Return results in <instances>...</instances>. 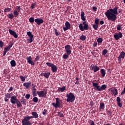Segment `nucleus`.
I'll return each mask as SVG.
<instances>
[{
	"label": "nucleus",
	"instance_id": "c9c22d12",
	"mask_svg": "<svg viewBox=\"0 0 125 125\" xmlns=\"http://www.w3.org/2000/svg\"><path fill=\"white\" fill-rule=\"evenodd\" d=\"M98 43H102L103 41V39L101 38H99L97 40Z\"/></svg>",
	"mask_w": 125,
	"mask_h": 125
},
{
	"label": "nucleus",
	"instance_id": "0eeeda50",
	"mask_svg": "<svg viewBox=\"0 0 125 125\" xmlns=\"http://www.w3.org/2000/svg\"><path fill=\"white\" fill-rule=\"evenodd\" d=\"M46 64L48 65V67H50L51 68L52 72L53 73H56V72H57L58 67L53 63L47 62L46 63Z\"/></svg>",
	"mask_w": 125,
	"mask_h": 125
},
{
	"label": "nucleus",
	"instance_id": "20e7f679",
	"mask_svg": "<svg viewBox=\"0 0 125 125\" xmlns=\"http://www.w3.org/2000/svg\"><path fill=\"white\" fill-rule=\"evenodd\" d=\"M66 97H67L66 101L67 103H73L76 99L75 96L72 92L66 94Z\"/></svg>",
	"mask_w": 125,
	"mask_h": 125
},
{
	"label": "nucleus",
	"instance_id": "473e14b6",
	"mask_svg": "<svg viewBox=\"0 0 125 125\" xmlns=\"http://www.w3.org/2000/svg\"><path fill=\"white\" fill-rule=\"evenodd\" d=\"M32 101H33L35 103H37L39 101V99L37 97H34L33 98V100H32Z\"/></svg>",
	"mask_w": 125,
	"mask_h": 125
},
{
	"label": "nucleus",
	"instance_id": "c03bdc74",
	"mask_svg": "<svg viewBox=\"0 0 125 125\" xmlns=\"http://www.w3.org/2000/svg\"><path fill=\"white\" fill-rule=\"evenodd\" d=\"M47 113V110L44 109V111H43V112H42V114L44 116H45L46 115V113Z\"/></svg>",
	"mask_w": 125,
	"mask_h": 125
},
{
	"label": "nucleus",
	"instance_id": "39448f33",
	"mask_svg": "<svg viewBox=\"0 0 125 125\" xmlns=\"http://www.w3.org/2000/svg\"><path fill=\"white\" fill-rule=\"evenodd\" d=\"M32 117H30L29 116L25 117L22 121V125H32V123L29 121Z\"/></svg>",
	"mask_w": 125,
	"mask_h": 125
},
{
	"label": "nucleus",
	"instance_id": "c756f323",
	"mask_svg": "<svg viewBox=\"0 0 125 125\" xmlns=\"http://www.w3.org/2000/svg\"><path fill=\"white\" fill-rule=\"evenodd\" d=\"M58 116L60 118H63L64 115L62 112H58Z\"/></svg>",
	"mask_w": 125,
	"mask_h": 125
},
{
	"label": "nucleus",
	"instance_id": "69168bd1",
	"mask_svg": "<svg viewBox=\"0 0 125 125\" xmlns=\"http://www.w3.org/2000/svg\"><path fill=\"white\" fill-rule=\"evenodd\" d=\"M92 9H93V10L94 11H96L97 10V8L96 7H92Z\"/></svg>",
	"mask_w": 125,
	"mask_h": 125
},
{
	"label": "nucleus",
	"instance_id": "4d7b16f0",
	"mask_svg": "<svg viewBox=\"0 0 125 125\" xmlns=\"http://www.w3.org/2000/svg\"><path fill=\"white\" fill-rule=\"evenodd\" d=\"M81 20H82L83 21H86V18H85V17H84V16H81Z\"/></svg>",
	"mask_w": 125,
	"mask_h": 125
},
{
	"label": "nucleus",
	"instance_id": "f8f14e48",
	"mask_svg": "<svg viewBox=\"0 0 125 125\" xmlns=\"http://www.w3.org/2000/svg\"><path fill=\"white\" fill-rule=\"evenodd\" d=\"M65 27H63V30L64 31L71 28V24L68 21H66L65 22Z\"/></svg>",
	"mask_w": 125,
	"mask_h": 125
},
{
	"label": "nucleus",
	"instance_id": "49530a36",
	"mask_svg": "<svg viewBox=\"0 0 125 125\" xmlns=\"http://www.w3.org/2000/svg\"><path fill=\"white\" fill-rule=\"evenodd\" d=\"M30 96H31V95L30 94H27L25 95V99L26 100H29Z\"/></svg>",
	"mask_w": 125,
	"mask_h": 125
},
{
	"label": "nucleus",
	"instance_id": "6e6552de",
	"mask_svg": "<svg viewBox=\"0 0 125 125\" xmlns=\"http://www.w3.org/2000/svg\"><path fill=\"white\" fill-rule=\"evenodd\" d=\"M37 94H38V96H39V97H44V98H46L47 96V91H37Z\"/></svg>",
	"mask_w": 125,
	"mask_h": 125
},
{
	"label": "nucleus",
	"instance_id": "2f4dec72",
	"mask_svg": "<svg viewBox=\"0 0 125 125\" xmlns=\"http://www.w3.org/2000/svg\"><path fill=\"white\" fill-rule=\"evenodd\" d=\"M33 38H34V36H32V37H29V39H28V43H31L33 41Z\"/></svg>",
	"mask_w": 125,
	"mask_h": 125
},
{
	"label": "nucleus",
	"instance_id": "393cba45",
	"mask_svg": "<svg viewBox=\"0 0 125 125\" xmlns=\"http://www.w3.org/2000/svg\"><path fill=\"white\" fill-rule=\"evenodd\" d=\"M10 63H11L12 67H15V66H16V63L15 61H14V60L11 61L10 62Z\"/></svg>",
	"mask_w": 125,
	"mask_h": 125
},
{
	"label": "nucleus",
	"instance_id": "aec40b11",
	"mask_svg": "<svg viewBox=\"0 0 125 125\" xmlns=\"http://www.w3.org/2000/svg\"><path fill=\"white\" fill-rule=\"evenodd\" d=\"M111 92H112L113 95L115 96V95H117L118 94V90L116 88H113L111 90Z\"/></svg>",
	"mask_w": 125,
	"mask_h": 125
},
{
	"label": "nucleus",
	"instance_id": "8fccbe9b",
	"mask_svg": "<svg viewBox=\"0 0 125 125\" xmlns=\"http://www.w3.org/2000/svg\"><path fill=\"white\" fill-rule=\"evenodd\" d=\"M117 105H118V106L120 108H122L123 106L122 104L120 102L117 103Z\"/></svg>",
	"mask_w": 125,
	"mask_h": 125
},
{
	"label": "nucleus",
	"instance_id": "ea45409f",
	"mask_svg": "<svg viewBox=\"0 0 125 125\" xmlns=\"http://www.w3.org/2000/svg\"><path fill=\"white\" fill-rule=\"evenodd\" d=\"M106 114L108 116H111L112 115V112L110 110H108L106 111Z\"/></svg>",
	"mask_w": 125,
	"mask_h": 125
},
{
	"label": "nucleus",
	"instance_id": "4be33fe9",
	"mask_svg": "<svg viewBox=\"0 0 125 125\" xmlns=\"http://www.w3.org/2000/svg\"><path fill=\"white\" fill-rule=\"evenodd\" d=\"M66 89V86H63L62 87H59L58 89V91H61V92H63V91H64V90H65Z\"/></svg>",
	"mask_w": 125,
	"mask_h": 125
},
{
	"label": "nucleus",
	"instance_id": "e2e57ef3",
	"mask_svg": "<svg viewBox=\"0 0 125 125\" xmlns=\"http://www.w3.org/2000/svg\"><path fill=\"white\" fill-rule=\"evenodd\" d=\"M13 87H10V89L8 90V92H10L11 91H12L13 90Z\"/></svg>",
	"mask_w": 125,
	"mask_h": 125
},
{
	"label": "nucleus",
	"instance_id": "a211bd4d",
	"mask_svg": "<svg viewBox=\"0 0 125 125\" xmlns=\"http://www.w3.org/2000/svg\"><path fill=\"white\" fill-rule=\"evenodd\" d=\"M29 117H32L31 119H38L39 118V115L36 112H32V116H29Z\"/></svg>",
	"mask_w": 125,
	"mask_h": 125
},
{
	"label": "nucleus",
	"instance_id": "f257e3e1",
	"mask_svg": "<svg viewBox=\"0 0 125 125\" xmlns=\"http://www.w3.org/2000/svg\"><path fill=\"white\" fill-rule=\"evenodd\" d=\"M118 8L119 7L116 6L113 9H110L105 12V15L108 20L115 21L117 19L116 15H118Z\"/></svg>",
	"mask_w": 125,
	"mask_h": 125
},
{
	"label": "nucleus",
	"instance_id": "4468645a",
	"mask_svg": "<svg viewBox=\"0 0 125 125\" xmlns=\"http://www.w3.org/2000/svg\"><path fill=\"white\" fill-rule=\"evenodd\" d=\"M26 61H27V62L31 64L32 66H34L35 62L32 60L31 56L26 57Z\"/></svg>",
	"mask_w": 125,
	"mask_h": 125
},
{
	"label": "nucleus",
	"instance_id": "338daca9",
	"mask_svg": "<svg viewBox=\"0 0 125 125\" xmlns=\"http://www.w3.org/2000/svg\"><path fill=\"white\" fill-rule=\"evenodd\" d=\"M32 95L33 96V97H35V96H37L36 92H32Z\"/></svg>",
	"mask_w": 125,
	"mask_h": 125
},
{
	"label": "nucleus",
	"instance_id": "79ce46f5",
	"mask_svg": "<svg viewBox=\"0 0 125 125\" xmlns=\"http://www.w3.org/2000/svg\"><path fill=\"white\" fill-rule=\"evenodd\" d=\"M21 102L23 104L25 105L26 104V100L22 98V99L21 100Z\"/></svg>",
	"mask_w": 125,
	"mask_h": 125
},
{
	"label": "nucleus",
	"instance_id": "c85d7f7f",
	"mask_svg": "<svg viewBox=\"0 0 125 125\" xmlns=\"http://www.w3.org/2000/svg\"><path fill=\"white\" fill-rule=\"evenodd\" d=\"M5 98L7 99H11V93H7L5 95Z\"/></svg>",
	"mask_w": 125,
	"mask_h": 125
},
{
	"label": "nucleus",
	"instance_id": "58836bf2",
	"mask_svg": "<svg viewBox=\"0 0 125 125\" xmlns=\"http://www.w3.org/2000/svg\"><path fill=\"white\" fill-rule=\"evenodd\" d=\"M107 52H108L107 50H106V49H104V50H103V52H102V54H103V55L105 56V55L106 54V53H107Z\"/></svg>",
	"mask_w": 125,
	"mask_h": 125
},
{
	"label": "nucleus",
	"instance_id": "f3484780",
	"mask_svg": "<svg viewBox=\"0 0 125 125\" xmlns=\"http://www.w3.org/2000/svg\"><path fill=\"white\" fill-rule=\"evenodd\" d=\"M9 32L10 33V34L13 36L15 38H17L18 37V35L17 34L16 32L13 31L11 29H9Z\"/></svg>",
	"mask_w": 125,
	"mask_h": 125
},
{
	"label": "nucleus",
	"instance_id": "2eb2a0df",
	"mask_svg": "<svg viewBox=\"0 0 125 125\" xmlns=\"http://www.w3.org/2000/svg\"><path fill=\"white\" fill-rule=\"evenodd\" d=\"M31 82H25L23 83V86H25L26 89H28L29 88H30V87H31Z\"/></svg>",
	"mask_w": 125,
	"mask_h": 125
},
{
	"label": "nucleus",
	"instance_id": "9b49d317",
	"mask_svg": "<svg viewBox=\"0 0 125 125\" xmlns=\"http://www.w3.org/2000/svg\"><path fill=\"white\" fill-rule=\"evenodd\" d=\"M123 37V34L122 32H119L118 33H115L114 35V38L116 40H119V38H122Z\"/></svg>",
	"mask_w": 125,
	"mask_h": 125
},
{
	"label": "nucleus",
	"instance_id": "6ab92c4d",
	"mask_svg": "<svg viewBox=\"0 0 125 125\" xmlns=\"http://www.w3.org/2000/svg\"><path fill=\"white\" fill-rule=\"evenodd\" d=\"M104 108H105V104L104 103H101L100 104L99 110H104Z\"/></svg>",
	"mask_w": 125,
	"mask_h": 125
},
{
	"label": "nucleus",
	"instance_id": "0e129e2a",
	"mask_svg": "<svg viewBox=\"0 0 125 125\" xmlns=\"http://www.w3.org/2000/svg\"><path fill=\"white\" fill-rule=\"evenodd\" d=\"M16 8H17V9L18 10H19V11L20 12L21 9V6H17Z\"/></svg>",
	"mask_w": 125,
	"mask_h": 125
},
{
	"label": "nucleus",
	"instance_id": "dca6fc26",
	"mask_svg": "<svg viewBox=\"0 0 125 125\" xmlns=\"http://www.w3.org/2000/svg\"><path fill=\"white\" fill-rule=\"evenodd\" d=\"M34 21L38 25H40L44 22V21L42 19H39L38 18L34 20Z\"/></svg>",
	"mask_w": 125,
	"mask_h": 125
},
{
	"label": "nucleus",
	"instance_id": "f03ea898",
	"mask_svg": "<svg viewBox=\"0 0 125 125\" xmlns=\"http://www.w3.org/2000/svg\"><path fill=\"white\" fill-rule=\"evenodd\" d=\"M92 86L94 87L95 90L97 91H103L107 88L106 84H103L101 86L99 85V83H92Z\"/></svg>",
	"mask_w": 125,
	"mask_h": 125
},
{
	"label": "nucleus",
	"instance_id": "5fc2aeb1",
	"mask_svg": "<svg viewBox=\"0 0 125 125\" xmlns=\"http://www.w3.org/2000/svg\"><path fill=\"white\" fill-rule=\"evenodd\" d=\"M10 48H11L8 46L7 47H5L4 50L5 51H8L10 49Z\"/></svg>",
	"mask_w": 125,
	"mask_h": 125
},
{
	"label": "nucleus",
	"instance_id": "bb28decb",
	"mask_svg": "<svg viewBox=\"0 0 125 125\" xmlns=\"http://www.w3.org/2000/svg\"><path fill=\"white\" fill-rule=\"evenodd\" d=\"M70 55V54L66 53V54H64L62 56V58L64 59H66L67 58H68V56Z\"/></svg>",
	"mask_w": 125,
	"mask_h": 125
},
{
	"label": "nucleus",
	"instance_id": "7c9ffc66",
	"mask_svg": "<svg viewBox=\"0 0 125 125\" xmlns=\"http://www.w3.org/2000/svg\"><path fill=\"white\" fill-rule=\"evenodd\" d=\"M92 27H93V28H94V30H97L99 26L97 24H92Z\"/></svg>",
	"mask_w": 125,
	"mask_h": 125
},
{
	"label": "nucleus",
	"instance_id": "ddd939ff",
	"mask_svg": "<svg viewBox=\"0 0 125 125\" xmlns=\"http://www.w3.org/2000/svg\"><path fill=\"white\" fill-rule=\"evenodd\" d=\"M64 49L66 50V53L71 54V47L70 45L67 44L64 46Z\"/></svg>",
	"mask_w": 125,
	"mask_h": 125
},
{
	"label": "nucleus",
	"instance_id": "423d86ee",
	"mask_svg": "<svg viewBox=\"0 0 125 125\" xmlns=\"http://www.w3.org/2000/svg\"><path fill=\"white\" fill-rule=\"evenodd\" d=\"M62 100H60L58 98H56V103H52V105L54 106V107L56 108V109H57L58 108H61V102H62Z\"/></svg>",
	"mask_w": 125,
	"mask_h": 125
},
{
	"label": "nucleus",
	"instance_id": "37998d69",
	"mask_svg": "<svg viewBox=\"0 0 125 125\" xmlns=\"http://www.w3.org/2000/svg\"><path fill=\"white\" fill-rule=\"evenodd\" d=\"M95 23L96 24H99V19H98V18H96L95 19Z\"/></svg>",
	"mask_w": 125,
	"mask_h": 125
},
{
	"label": "nucleus",
	"instance_id": "412c9836",
	"mask_svg": "<svg viewBox=\"0 0 125 125\" xmlns=\"http://www.w3.org/2000/svg\"><path fill=\"white\" fill-rule=\"evenodd\" d=\"M100 72H101L102 77L104 78V77L106 75V72H105L104 69L103 68L101 69Z\"/></svg>",
	"mask_w": 125,
	"mask_h": 125
},
{
	"label": "nucleus",
	"instance_id": "09e8293b",
	"mask_svg": "<svg viewBox=\"0 0 125 125\" xmlns=\"http://www.w3.org/2000/svg\"><path fill=\"white\" fill-rule=\"evenodd\" d=\"M36 85L33 86V87H32V90H33V91H32V92H37V89H36Z\"/></svg>",
	"mask_w": 125,
	"mask_h": 125
},
{
	"label": "nucleus",
	"instance_id": "bf43d9fd",
	"mask_svg": "<svg viewBox=\"0 0 125 125\" xmlns=\"http://www.w3.org/2000/svg\"><path fill=\"white\" fill-rule=\"evenodd\" d=\"M123 94H125V87L123 89V91H122L121 93V95H123Z\"/></svg>",
	"mask_w": 125,
	"mask_h": 125
},
{
	"label": "nucleus",
	"instance_id": "de8ad7c7",
	"mask_svg": "<svg viewBox=\"0 0 125 125\" xmlns=\"http://www.w3.org/2000/svg\"><path fill=\"white\" fill-rule=\"evenodd\" d=\"M36 4H37V2H35V3L31 4V9H34Z\"/></svg>",
	"mask_w": 125,
	"mask_h": 125
},
{
	"label": "nucleus",
	"instance_id": "5701e85b",
	"mask_svg": "<svg viewBox=\"0 0 125 125\" xmlns=\"http://www.w3.org/2000/svg\"><path fill=\"white\" fill-rule=\"evenodd\" d=\"M120 58H122V59H125V52L124 51H122L120 53V54L119 55V56Z\"/></svg>",
	"mask_w": 125,
	"mask_h": 125
},
{
	"label": "nucleus",
	"instance_id": "e433bc0d",
	"mask_svg": "<svg viewBox=\"0 0 125 125\" xmlns=\"http://www.w3.org/2000/svg\"><path fill=\"white\" fill-rule=\"evenodd\" d=\"M11 8H5L4 10V12L5 13H8L10 11H11Z\"/></svg>",
	"mask_w": 125,
	"mask_h": 125
},
{
	"label": "nucleus",
	"instance_id": "4c0bfd02",
	"mask_svg": "<svg viewBox=\"0 0 125 125\" xmlns=\"http://www.w3.org/2000/svg\"><path fill=\"white\" fill-rule=\"evenodd\" d=\"M122 26V25H121V24H118L117 25V30H119V31L121 30L122 29V28H121Z\"/></svg>",
	"mask_w": 125,
	"mask_h": 125
},
{
	"label": "nucleus",
	"instance_id": "6e6d98bb",
	"mask_svg": "<svg viewBox=\"0 0 125 125\" xmlns=\"http://www.w3.org/2000/svg\"><path fill=\"white\" fill-rule=\"evenodd\" d=\"M90 125H95V123L92 120H90Z\"/></svg>",
	"mask_w": 125,
	"mask_h": 125
},
{
	"label": "nucleus",
	"instance_id": "a878e982",
	"mask_svg": "<svg viewBox=\"0 0 125 125\" xmlns=\"http://www.w3.org/2000/svg\"><path fill=\"white\" fill-rule=\"evenodd\" d=\"M7 16L9 19H12L14 18V16L12 13L8 14Z\"/></svg>",
	"mask_w": 125,
	"mask_h": 125
},
{
	"label": "nucleus",
	"instance_id": "72a5a7b5",
	"mask_svg": "<svg viewBox=\"0 0 125 125\" xmlns=\"http://www.w3.org/2000/svg\"><path fill=\"white\" fill-rule=\"evenodd\" d=\"M86 39V37L83 35H82L80 37V39L82 41H85Z\"/></svg>",
	"mask_w": 125,
	"mask_h": 125
},
{
	"label": "nucleus",
	"instance_id": "3c124183",
	"mask_svg": "<svg viewBox=\"0 0 125 125\" xmlns=\"http://www.w3.org/2000/svg\"><path fill=\"white\" fill-rule=\"evenodd\" d=\"M116 101L117 103H120L121 102V98L119 97H117L116 98Z\"/></svg>",
	"mask_w": 125,
	"mask_h": 125
},
{
	"label": "nucleus",
	"instance_id": "b1692460",
	"mask_svg": "<svg viewBox=\"0 0 125 125\" xmlns=\"http://www.w3.org/2000/svg\"><path fill=\"white\" fill-rule=\"evenodd\" d=\"M20 11H18L17 10L14 11L13 13L14 15V17H17L19 15Z\"/></svg>",
	"mask_w": 125,
	"mask_h": 125
},
{
	"label": "nucleus",
	"instance_id": "13d9d810",
	"mask_svg": "<svg viewBox=\"0 0 125 125\" xmlns=\"http://www.w3.org/2000/svg\"><path fill=\"white\" fill-rule=\"evenodd\" d=\"M94 105V103L93 101H91L90 102V105L92 106Z\"/></svg>",
	"mask_w": 125,
	"mask_h": 125
},
{
	"label": "nucleus",
	"instance_id": "1a4fd4ad",
	"mask_svg": "<svg viewBox=\"0 0 125 125\" xmlns=\"http://www.w3.org/2000/svg\"><path fill=\"white\" fill-rule=\"evenodd\" d=\"M79 29L81 31H83L84 30H88L89 29V25L88 24H86L83 25V24L80 23L79 25Z\"/></svg>",
	"mask_w": 125,
	"mask_h": 125
},
{
	"label": "nucleus",
	"instance_id": "cd10ccee",
	"mask_svg": "<svg viewBox=\"0 0 125 125\" xmlns=\"http://www.w3.org/2000/svg\"><path fill=\"white\" fill-rule=\"evenodd\" d=\"M50 75V72H47L45 73H44V77H45V78H46V79H48Z\"/></svg>",
	"mask_w": 125,
	"mask_h": 125
},
{
	"label": "nucleus",
	"instance_id": "052dcab7",
	"mask_svg": "<svg viewBox=\"0 0 125 125\" xmlns=\"http://www.w3.org/2000/svg\"><path fill=\"white\" fill-rule=\"evenodd\" d=\"M40 59V57L37 56H36V58H35V60H34L35 62L38 61Z\"/></svg>",
	"mask_w": 125,
	"mask_h": 125
},
{
	"label": "nucleus",
	"instance_id": "7ed1b4c3",
	"mask_svg": "<svg viewBox=\"0 0 125 125\" xmlns=\"http://www.w3.org/2000/svg\"><path fill=\"white\" fill-rule=\"evenodd\" d=\"M10 101L11 104H17L18 107L21 108L22 106L21 102L18 100L16 96H12Z\"/></svg>",
	"mask_w": 125,
	"mask_h": 125
},
{
	"label": "nucleus",
	"instance_id": "9d476101",
	"mask_svg": "<svg viewBox=\"0 0 125 125\" xmlns=\"http://www.w3.org/2000/svg\"><path fill=\"white\" fill-rule=\"evenodd\" d=\"M90 69H91L92 71H93L94 73H96V72H98V71H99L100 68L97 65L92 64L90 66Z\"/></svg>",
	"mask_w": 125,
	"mask_h": 125
},
{
	"label": "nucleus",
	"instance_id": "a18cd8bd",
	"mask_svg": "<svg viewBox=\"0 0 125 125\" xmlns=\"http://www.w3.org/2000/svg\"><path fill=\"white\" fill-rule=\"evenodd\" d=\"M54 30L55 31V34H56V36H58L60 35V33L58 32L57 29H55Z\"/></svg>",
	"mask_w": 125,
	"mask_h": 125
},
{
	"label": "nucleus",
	"instance_id": "864d4df0",
	"mask_svg": "<svg viewBox=\"0 0 125 125\" xmlns=\"http://www.w3.org/2000/svg\"><path fill=\"white\" fill-rule=\"evenodd\" d=\"M20 79H21L22 82H25V79L23 76H20Z\"/></svg>",
	"mask_w": 125,
	"mask_h": 125
},
{
	"label": "nucleus",
	"instance_id": "774afa93",
	"mask_svg": "<svg viewBox=\"0 0 125 125\" xmlns=\"http://www.w3.org/2000/svg\"><path fill=\"white\" fill-rule=\"evenodd\" d=\"M14 43L13 42H11L10 44L8 46L10 48L12 47Z\"/></svg>",
	"mask_w": 125,
	"mask_h": 125
},
{
	"label": "nucleus",
	"instance_id": "603ef678",
	"mask_svg": "<svg viewBox=\"0 0 125 125\" xmlns=\"http://www.w3.org/2000/svg\"><path fill=\"white\" fill-rule=\"evenodd\" d=\"M4 43L2 41H0V47L2 48L3 46Z\"/></svg>",
	"mask_w": 125,
	"mask_h": 125
},
{
	"label": "nucleus",
	"instance_id": "a19ab883",
	"mask_svg": "<svg viewBox=\"0 0 125 125\" xmlns=\"http://www.w3.org/2000/svg\"><path fill=\"white\" fill-rule=\"evenodd\" d=\"M26 34H27V35H28L29 37H34V35L32 34V33L30 31L27 32V33H26Z\"/></svg>",
	"mask_w": 125,
	"mask_h": 125
},
{
	"label": "nucleus",
	"instance_id": "680f3d73",
	"mask_svg": "<svg viewBox=\"0 0 125 125\" xmlns=\"http://www.w3.org/2000/svg\"><path fill=\"white\" fill-rule=\"evenodd\" d=\"M84 15H85L84 12H83V11H82V12H81V17L84 16Z\"/></svg>",
	"mask_w": 125,
	"mask_h": 125
},
{
	"label": "nucleus",
	"instance_id": "f704fd0d",
	"mask_svg": "<svg viewBox=\"0 0 125 125\" xmlns=\"http://www.w3.org/2000/svg\"><path fill=\"white\" fill-rule=\"evenodd\" d=\"M29 22H30V23H32L35 21L34 18L33 17H30V18H29Z\"/></svg>",
	"mask_w": 125,
	"mask_h": 125
}]
</instances>
